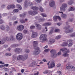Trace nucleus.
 <instances>
[{
  "instance_id": "nucleus-1",
  "label": "nucleus",
  "mask_w": 75,
  "mask_h": 75,
  "mask_svg": "<svg viewBox=\"0 0 75 75\" xmlns=\"http://www.w3.org/2000/svg\"><path fill=\"white\" fill-rule=\"evenodd\" d=\"M50 52L52 53L51 56L52 57H53V58H56L57 56L60 55H61L62 54L61 51H59L57 54V51L55 50H51Z\"/></svg>"
},
{
  "instance_id": "nucleus-2",
  "label": "nucleus",
  "mask_w": 75,
  "mask_h": 75,
  "mask_svg": "<svg viewBox=\"0 0 75 75\" xmlns=\"http://www.w3.org/2000/svg\"><path fill=\"white\" fill-rule=\"evenodd\" d=\"M17 58L18 61H20L21 59L23 61H24L28 58V55L26 54L24 56H23V55H19L17 57Z\"/></svg>"
},
{
  "instance_id": "nucleus-3",
  "label": "nucleus",
  "mask_w": 75,
  "mask_h": 75,
  "mask_svg": "<svg viewBox=\"0 0 75 75\" xmlns=\"http://www.w3.org/2000/svg\"><path fill=\"white\" fill-rule=\"evenodd\" d=\"M66 69L67 71H69L70 69H71V71H75V67L73 65L70 64H67L66 66Z\"/></svg>"
},
{
  "instance_id": "nucleus-4",
  "label": "nucleus",
  "mask_w": 75,
  "mask_h": 75,
  "mask_svg": "<svg viewBox=\"0 0 75 75\" xmlns=\"http://www.w3.org/2000/svg\"><path fill=\"white\" fill-rule=\"evenodd\" d=\"M47 35H46L42 34L40 36V40H42V41H47Z\"/></svg>"
},
{
  "instance_id": "nucleus-5",
  "label": "nucleus",
  "mask_w": 75,
  "mask_h": 75,
  "mask_svg": "<svg viewBox=\"0 0 75 75\" xmlns=\"http://www.w3.org/2000/svg\"><path fill=\"white\" fill-rule=\"evenodd\" d=\"M35 50L33 52V54L35 55H37L40 54V48L38 47H36V48H35Z\"/></svg>"
},
{
  "instance_id": "nucleus-6",
  "label": "nucleus",
  "mask_w": 75,
  "mask_h": 75,
  "mask_svg": "<svg viewBox=\"0 0 75 75\" xmlns=\"http://www.w3.org/2000/svg\"><path fill=\"white\" fill-rule=\"evenodd\" d=\"M68 6L67 4L64 3L62 4V7H60V11H65V8L67 7Z\"/></svg>"
},
{
  "instance_id": "nucleus-7",
  "label": "nucleus",
  "mask_w": 75,
  "mask_h": 75,
  "mask_svg": "<svg viewBox=\"0 0 75 75\" xmlns=\"http://www.w3.org/2000/svg\"><path fill=\"white\" fill-rule=\"evenodd\" d=\"M16 38L19 41L21 40L23 38V34L21 33H19L16 35Z\"/></svg>"
},
{
  "instance_id": "nucleus-8",
  "label": "nucleus",
  "mask_w": 75,
  "mask_h": 75,
  "mask_svg": "<svg viewBox=\"0 0 75 75\" xmlns=\"http://www.w3.org/2000/svg\"><path fill=\"white\" fill-rule=\"evenodd\" d=\"M55 67V61L54 60L52 61L50 63V65L48 66L49 68H52Z\"/></svg>"
},
{
  "instance_id": "nucleus-9",
  "label": "nucleus",
  "mask_w": 75,
  "mask_h": 75,
  "mask_svg": "<svg viewBox=\"0 0 75 75\" xmlns=\"http://www.w3.org/2000/svg\"><path fill=\"white\" fill-rule=\"evenodd\" d=\"M15 39V38L14 37V36L11 35L9 38L7 37L5 40H7V41H13V40H14Z\"/></svg>"
},
{
  "instance_id": "nucleus-10",
  "label": "nucleus",
  "mask_w": 75,
  "mask_h": 75,
  "mask_svg": "<svg viewBox=\"0 0 75 75\" xmlns=\"http://www.w3.org/2000/svg\"><path fill=\"white\" fill-rule=\"evenodd\" d=\"M60 50L62 51L63 53H65V52H66L67 53H69V49H67L66 48L61 49Z\"/></svg>"
},
{
  "instance_id": "nucleus-11",
  "label": "nucleus",
  "mask_w": 75,
  "mask_h": 75,
  "mask_svg": "<svg viewBox=\"0 0 75 75\" xmlns=\"http://www.w3.org/2000/svg\"><path fill=\"white\" fill-rule=\"evenodd\" d=\"M28 13L30 15H32V16H33L34 15H35V14H38V12L35 11H30L28 12Z\"/></svg>"
},
{
  "instance_id": "nucleus-12",
  "label": "nucleus",
  "mask_w": 75,
  "mask_h": 75,
  "mask_svg": "<svg viewBox=\"0 0 75 75\" xmlns=\"http://www.w3.org/2000/svg\"><path fill=\"white\" fill-rule=\"evenodd\" d=\"M38 36L37 33L34 31L33 32L32 35L31 36L32 38H36Z\"/></svg>"
},
{
  "instance_id": "nucleus-13",
  "label": "nucleus",
  "mask_w": 75,
  "mask_h": 75,
  "mask_svg": "<svg viewBox=\"0 0 75 75\" xmlns=\"http://www.w3.org/2000/svg\"><path fill=\"white\" fill-rule=\"evenodd\" d=\"M17 28L19 31H22L24 30V27L23 25H20L17 27Z\"/></svg>"
},
{
  "instance_id": "nucleus-14",
  "label": "nucleus",
  "mask_w": 75,
  "mask_h": 75,
  "mask_svg": "<svg viewBox=\"0 0 75 75\" xmlns=\"http://www.w3.org/2000/svg\"><path fill=\"white\" fill-rule=\"evenodd\" d=\"M15 7V6L13 4H11L10 5H8L7 6V9L9 10V9H10V8H14Z\"/></svg>"
},
{
  "instance_id": "nucleus-15",
  "label": "nucleus",
  "mask_w": 75,
  "mask_h": 75,
  "mask_svg": "<svg viewBox=\"0 0 75 75\" xmlns=\"http://www.w3.org/2000/svg\"><path fill=\"white\" fill-rule=\"evenodd\" d=\"M14 51L15 52H17L19 54L22 52V49L20 48H17L14 50Z\"/></svg>"
},
{
  "instance_id": "nucleus-16",
  "label": "nucleus",
  "mask_w": 75,
  "mask_h": 75,
  "mask_svg": "<svg viewBox=\"0 0 75 75\" xmlns=\"http://www.w3.org/2000/svg\"><path fill=\"white\" fill-rule=\"evenodd\" d=\"M49 5L50 7H54V6H55V1L53 0H52L50 1Z\"/></svg>"
},
{
  "instance_id": "nucleus-17",
  "label": "nucleus",
  "mask_w": 75,
  "mask_h": 75,
  "mask_svg": "<svg viewBox=\"0 0 75 75\" xmlns=\"http://www.w3.org/2000/svg\"><path fill=\"white\" fill-rule=\"evenodd\" d=\"M53 20L54 21H56L57 20V19H58L60 21L61 20V18L59 17V16H54L53 18Z\"/></svg>"
},
{
  "instance_id": "nucleus-18",
  "label": "nucleus",
  "mask_w": 75,
  "mask_h": 75,
  "mask_svg": "<svg viewBox=\"0 0 75 75\" xmlns=\"http://www.w3.org/2000/svg\"><path fill=\"white\" fill-rule=\"evenodd\" d=\"M37 65V63L35 62H34L31 63L29 65L30 67H34Z\"/></svg>"
},
{
  "instance_id": "nucleus-19",
  "label": "nucleus",
  "mask_w": 75,
  "mask_h": 75,
  "mask_svg": "<svg viewBox=\"0 0 75 75\" xmlns=\"http://www.w3.org/2000/svg\"><path fill=\"white\" fill-rule=\"evenodd\" d=\"M36 27H37V29L38 30H40L41 29L42 26L41 25L39 24H35Z\"/></svg>"
},
{
  "instance_id": "nucleus-20",
  "label": "nucleus",
  "mask_w": 75,
  "mask_h": 75,
  "mask_svg": "<svg viewBox=\"0 0 75 75\" xmlns=\"http://www.w3.org/2000/svg\"><path fill=\"white\" fill-rule=\"evenodd\" d=\"M8 18H9L11 20V21H14V20H16V18H17V17L16 16H14L13 17H8Z\"/></svg>"
},
{
  "instance_id": "nucleus-21",
  "label": "nucleus",
  "mask_w": 75,
  "mask_h": 75,
  "mask_svg": "<svg viewBox=\"0 0 75 75\" xmlns=\"http://www.w3.org/2000/svg\"><path fill=\"white\" fill-rule=\"evenodd\" d=\"M51 25V23L50 22L46 23L43 24V26H44V27L49 26Z\"/></svg>"
},
{
  "instance_id": "nucleus-22",
  "label": "nucleus",
  "mask_w": 75,
  "mask_h": 75,
  "mask_svg": "<svg viewBox=\"0 0 75 75\" xmlns=\"http://www.w3.org/2000/svg\"><path fill=\"white\" fill-rule=\"evenodd\" d=\"M38 42L37 41H34L33 42V47H35V48L37 47V44H38Z\"/></svg>"
},
{
  "instance_id": "nucleus-23",
  "label": "nucleus",
  "mask_w": 75,
  "mask_h": 75,
  "mask_svg": "<svg viewBox=\"0 0 75 75\" xmlns=\"http://www.w3.org/2000/svg\"><path fill=\"white\" fill-rule=\"evenodd\" d=\"M28 5V1L25 0L24 2V6L25 7H27Z\"/></svg>"
},
{
  "instance_id": "nucleus-24",
  "label": "nucleus",
  "mask_w": 75,
  "mask_h": 75,
  "mask_svg": "<svg viewBox=\"0 0 75 75\" xmlns=\"http://www.w3.org/2000/svg\"><path fill=\"white\" fill-rule=\"evenodd\" d=\"M55 41V40L53 39H50L49 40V42L50 44H53Z\"/></svg>"
},
{
  "instance_id": "nucleus-25",
  "label": "nucleus",
  "mask_w": 75,
  "mask_h": 75,
  "mask_svg": "<svg viewBox=\"0 0 75 75\" xmlns=\"http://www.w3.org/2000/svg\"><path fill=\"white\" fill-rule=\"evenodd\" d=\"M68 43L66 42H63V43L61 45L62 47H65V46H67Z\"/></svg>"
},
{
  "instance_id": "nucleus-26",
  "label": "nucleus",
  "mask_w": 75,
  "mask_h": 75,
  "mask_svg": "<svg viewBox=\"0 0 75 75\" xmlns=\"http://www.w3.org/2000/svg\"><path fill=\"white\" fill-rule=\"evenodd\" d=\"M31 9L33 10H38V8L37 6H32L31 7Z\"/></svg>"
},
{
  "instance_id": "nucleus-27",
  "label": "nucleus",
  "mask_w": 75,
  "mask_h": 75,
  "mask_svg": "<svg viewBox=\"0 0 75 75\" xmlns=\"http://www.w3.org/2000/svg\"><path fill=\"white\" fill-rule=\"evenodd\" d=\"M75 10V8L72 7L71 8H69L68 9V10L69 11H74V10Z\"/></svg>"
},
{
  "instance_id": "nucleus-28",
  "label": "nucleus",
  "mask_w": 75,
  "mask_h": 75,
  "mask_svg": "<svg viewBox=\"0 0 75 75\" xmlns=\"http://www.w3.org/2000/svg\"><path fill=\"white\" fill-rule=\"evenodd\" d=\"M16 7L17 8L19 9V10H21L22 9V8L21 7V6L20 4H17L16 5Z\"/></svg>"
},
{
  "instance_id": "nucleus-29",
  "label": "nucleus",
  "mask_w": 75,
  "mask_h": 75,
  "mask_svg": "<svg viewBox=\"0 0 75 75\" xmlns=\"http://www.w3.org/2000/svg\"><path fill=\"white\" fill-rule=\"evenodd\" d=\"M74 31V30L73 29H71L70 30H69L68 31H65V32L66 33H72V32H73Z\"/></svg>"
},
{
  "instance_id": "nucleus-30",
  "label": "nucleus",
  "mask_w": 75,
  "mask_h": 75,
  "mask_svg": "<svg viewBox=\"0 0 75 75\" xmlns=\"http://www.w3.org/2000/svg\"><path fill=\"white\" fill-rule=\"evenodd\" d=\"M61 16L63 18H65L67 17V15L65 14H62L61 15Z\"/></svg>"
},
{
  "instance_id": "nucleus-31",
  "label": "nucleus",
  "mask_w": 75,
  "mask_h": 75,
  "mask_svg": "<svg viewBox=\"0 0 75 75\" xmlns=\"http://www.w3.org/2000/svg\"><path fill=\"white\" fill-rule=\"evenodd\" d=\"M69 55L67 53H64L62 54V56L65 57H69Z\"/></svg>"
},
{
  "instance_id": "nucleus-32",
  "label": "nucleus",
  "mask_w": 75,
  "mask_h": 75,
  "mask_svg": "<svg viewBox=\"0 0 75 75\" xmlns=\"http://www.w3.org/2000/svg\"><path fill=\"white\" fill-rule=\"evenodd\" d=\"M26 15V14L25 13H23V14H21L20 15V17H25V15Z\"/></svg>"
},
{
  "instance_id": "nucleus-33",
  "label": "nucleus",
  "mask_w": 75,
  "mask_h": 75,
  "mask_svg": "<svg viewBox=\"0 0 75 75\" xmlns=\"http://www.w3.org/2000/svg\"><path fill=\"white\" fill-rule=\"evenodd\" d=\"M0 28L1 30H4V25H1L0 26Z\"/></svg>"
},
{
  "instance_id": "nucleus-34",
  "label": "nucleus",
  "mask_w": 75,
  "mask_h": 75,
  "mask_svg": "<svg viewBox=\"0 0 75 75\" xmlns=\"http://www.w3.org/2000/svg\"><path fill=\"white\" fill-rule=\"evenodd\" d=\"M61 38V36L60 35H59L56 37L55 39L56 40H58L59 39V38Z\"/></svg>"
},
{
  "instance_id": "nucleus-35",
  "label": "nucleus",
  "mask_w": 75,
  "mask_h": 75,
  "mask_svg": "<svg viewBox=\"0 0 75 75\" xmlns=\"http://www.w3.org/2000/svg\"><path fill=\"white\" fill-rule=\"evenodd\" d=\"M39 10L40 11H41V12H43L44 11V10L42 7H40V8H39Z\"/></svg>"
},
{
  "instance_id": "nucleus-36",
  "label": "nucleus",
  "mask_w": 75,
  "mask_h": 75,
  "mask_svg": "<svg viewBox=\"0 0 75 75\" xmlns=\"http://www.w3.org/2000/svg\"><path fill=\"white\" fill-rule=\"evenodd\" d=\"M57 73L59 75H62V73H61V71H57Z\"/></svg>"
},
{
  "instance_id": "nucleus-37",
  "label": "nucleus",
  "mask_w": 75,
  "mask_h": 75,
  "mask_svg": "<svg viewBox=\"0 0 75 75\" xmlns=\"http://www.w3.org/2000/svg\"><path fill=\"white\" fill-rule=\"evenodd\" d=\"M41 15L43 17H47V15L45 13H42L41 14Z\"/></svg>"
},
{
  "instance_id": "nucleus-38",
  "label": "nucleus",
  "mask_w": 75,
  "mask_h": 75,
  "mask_svg": "<svg viewBox=\"0 0 75 75\" xmlns=\"http://www.w3.org/2000/svg\"><path fill=\"white\" fill-rule=\"evenodd\" d=\"M72 45H73V43H69V44H68V47H71Z\"/></svg>"
},
{
  "instance_id": "nucleus-39",
  "label": "nucleus",
  "mask_w": 75,
  "mask_h": 75,
  "mask_svg": "<svg viewBox=\"0 0 75 75\" xmlns=\"http://www.w3.org/2000/svg\"><path fill=\"white\" fill-rule=\"evenodd\" d=\"M70 36L71 37H75V33H74L70 35Z\"/></svg>"
},
{
  "instance_id": "nucleus-40",
  "label": "nucleus",
  "mask_w": 75,
  "mask_h": 75,
  "mask_svg": "<svg viewBox=\"0 0 75 75\" xmlns=\"http://www.w3.org/2000/svg\"><path fill=\"white\" fill-rule=\"evenodd\" d=\"M25 51L26 53H29L30 52V50L27 49L25 50Z\"/></svg>"
},
{
  "instance_id": "nucleus-41",
  "label": "nucleus",
  "mask_w": 75,
  "mask_h": 75,
  "mask_svg": "<svg viewBox=\"0 0 75 75\" xmlns=\"http://www.w3.org/2000/svg\"><path fill=\"white\" fill-rule=\"evenodd\" d=\"M50 51V50L49 49H45L44 50V52H49Z\"/></svg>"
},
{
  "instance_id": "nucleus-42",
  "label": "nucleus",
  "mask_w": 75,
  "mask_h": 75,
  "mask_svg": "<svg viewBox=\"0 0 75 75\" xmlns=\"http://www.w3.org/2000/svg\"><path fill=\"white\" fill-rule=\"evenodd\" d=\"M70 27V26L68 25L66 27L64 28V29L65 30H68Z\"/></svg>"
},
{
  "instance_id": "nucleus-43",
  "label": "nucleus",
  "mask_w": 75,
  "mask_h": 75,
  "mask_svg": "<svg viewBox=\"0 0 75 75\" xmlns=\"http://www.w3.org/2000/svg\"><path fill=\"white\" fill-rule=\"evenodd\" d=\"M3 69L5 72H7L8 71V69L7 68H5V67H4L3 68Z\"/></svg>"
},
{
  "instance_id": "nucleus-44",
  "label": "nucleus",
  "mask_w": 75,
  "mask_h": 75,
  "mask_svg": "<svg viewBox=\"0 0 75 75\" xmlns=\"http://www.w3.org/2000/svg\"><path fill=\"white\" fill-rule=\"evenodd\" d=\"M13 12L14 13H17V12H18V9H15L13 10Z\"/></svg>"
},
{
  "instance_id": "nucleus-45",
  "label": "nucleus",
  "mask_w": 75,
  "mask_h": 75,
  "mask_svg": "<svg viewBox=\"0 0 75 75\" xmlns=\"http://www.w3.org/2000/svg\"><path fill=\"white\" fill-rule=\"evenodd\" d=\"M20 21L21 23H25V21L23 19L20 20Z\"/></svg>"
},
{
  "instance_id": "nucleus-46",
  "label": "nucleus",
  "mask_w": 75,
  "mask_h": 75,
  "mask_svg": "<svg viewBox=\"0 0 75 75\" xmlns=\"http://www.w3.org/2000/svg\"><path fill=\"white\" fill-rule=\"evenodd\" d=\"M28 5L29 6H32L33 5V3H32V2H28Z\"/></svg>"
},
{
  "instance_id": "nucleus-47",
  "label": "nucleus",
  "mask_w": 75,
  "mask_h": 75,
  "mask_svg": "<svg viewBox=\"0 0 75 75\" xmlns=\"http://www.w3.org/2000/svg\"><path fill=\"white\" fill-rule=\"evenodd\" d=\"M35 26L34 25H32L30 27V29H34L35 28Z\"/></svg>"
},
{
  "instance_id": "nucleus-48",
  "label": "nucleus",
  "mask_w": 75,
  "mask_h": 75,
  "mask_svg": "<svg viewBox=\"0 0 75 75\" xmlns=\"http://www.w3.org/2000/svg\"><path fill=\"white\" fill-rule=\"evenodd\" d=\"M72 41H73V40H69L67 41V42H69V43H73Z\"/></svg>"
},
{
  "instance_id": "nucleus-49",
  "label": "nucleus",
  "mask_w": 75,
  "mask_h": 75,
  "mask_svg": "<svg viewBox=\"0 0 75 75\" xmlns=\"http://www.w3.org/2000/svg\"><path fill=\"white\" fill-rule=\"evenodd\" d=\"M5 55L6 56H11V54L10 53H6L5 54Z\"/></svg>"
},
{
  "instance_id": "nucleus-50",
  "label": "nucleus",
  "mask_w": 75,
  "mask_h": 75,
  "mask_svg": "<svg viewBox=\"0 0 75 75\" xmlns=\"http://www.w3.org/2000/svg\"><path fill=\"white\" fill-rule=\"evenodd\" d=\"M4 23V21L2 19H1L0 20V24H3Z\"/></svg>"
},
{
  "instance_id": "nucleus-51",
  "label": "nucleus",
  "mask_w": 75,
  "mask_h": 75,
  "mask_svg": "<svg viewBox=\"0 0 75 75\" xmlns=\"http://www.w3.org/2000/svg\"><path fill=\"white\" fill-rule=\"evenodd\" d=\"M73 21H74V19H73V18H71L70 19H69L68 20L69 22H72Z\"/></svg>"
},
{
  "instance_id": "nucleus-52",
  "label": "nucleus",
  "mask_w": 75,
  "mask_h": 75,
  "mask_svg": "<svg viewBox=\"0 0 75 75\" xmlns=\"http://www.w3.org/2000/svg\"><path fill=\"white\" fill-rule=\"evenodd\" d=\"M22 1L23 0H17V2H18V3H19L22 2Z\"/></svg>"
},
{
  "instance_id": "nucleus-53",
  "label": "nucleus",
  "mask_w": 75,
  "mask_h": 75,
  "mask_svg": "<svg viewBox=\"0 0 75 75\" xmlns=\"http://www.w3.org/2000/svg\"><path fill=\"white\" fill-rule=\"evenodd\" d=\"M45 20L44 18H41L40 19V21H44Z\"/></svg>"
},
{
  "instance_id": "nucleus-54",
  "label": "nucleus",
  "mask_w": 75,
  "mask_h": 75,
  "mask_svg": "<svg viewBox=\"0 0 75 75\" xmlns=\"http://www.w3.org/2000/svg\"><path fill=\"white\" fill-rule=\"evenodd\" d=\"M55 32H59L60 31V30L58 29H56L55 30Z\"/></svg>"
},
{
  "instance_id": "nucleus-55",
  "label": "nucleus",
  "mask_w": 75,
  "mask_h": 75,
  "mask_svg": "<svg viewBox=\"0 0 75 75\" xmlns=\"http://www.w3.org/2000/svg\"><path fill=\"white\" fill-rule=\"evenodd\" d=\"M23 32L25 34H26V33H27L28 31L27 30H24L23 31Z\"/></svg>"
},
{
  "instance_id": "nucleus-56",
  "label": "nucleus",
  "mask_w": 75,
  "mask_h": 75,
  "mask_svg": "<svg viewBox=\"0 0 75 75\" xmlns=\"http://www.w3.org/2000/svg\"><path fill=\"white\" fill-rule=\"evenodd\" d=\"M37 3H39L41 2V0H35Z\"/></svg>"
},
{
  "instance_id": "nucleus-57",
  "label": "nucleus",
  "mask_w": 75,
  "mask_h": 75,
  "mask_svg": "<svg viewBox=\"0 0 75 75\" xmlns=\"http://www.w3.org/2000/svg\"><path fill=\"white\" fill-rule=\"evenodd\" d=\"M6 30H7V31H8V30H10V28L9 27V26H6Z\"/></svg>"
},
{
  "instance_id": "nucleus-58",
  "label": "nucleus",
  "mask_w": 75,
  "mask_h": 75,
  "mask_svg": "<svg viewBox=\"0 0 75 75\" xmlns=\"http://www.w3.org/2000/svg\"><path fill=\"white\" fill-rule=\"evenodd\" d=\"M7 15V14L6 13H3L2 16H3V17H4V16H6Z\"/></svg>"
},
{
  "instance_id": "nucleus-59",
  "label": "nucleus",
  "mask_w": 75,
  "mask_h": 75,
  "mask_svg": "<svg viewBox=\"0 0 75 75\" xmlns=\"http://www.w3.org/2000/svg\"><path fill=\"white\" fill-rule=\"evenodd\" d=\"M61 64H58L57 65V67H61Z\"/></svg>"
},
{
  "instance_id": "nucleus-60",
  "label": "nucleus",
  "mask_w": 75,
  "mask_h": 75,
  "mask_svg": "<svg viewBox=\"0 0 75 75\" xmlns=\"http://www.w3.org/2000/svg\"><path fill=\"white\" fill-rule=\"evenodd\" d=\"M8 47V45H4L3 46V47H4V48H7Z\"/></svg>"
},
{
  "instance_id": "nucleus-61",
  "label": "nucleus",
  "mask_w": 75,
  "mask_h": 75,
  "mask_svg": "<svg viewBox=\"0 0 75 75\" xmlns=\"http://www.w3.org/2000/svg\"><path fill=\"white\" fill-rule=\"evenodd\" d=\"M17 23H18V21H16L14 22L13 25H16V24H17Z\"/></svg>"
},
{
  "instance_id": "nucleus-62",
  "label": "nucleus",
  "mask_w": 75,
  "mask_h": 75,
  "mask_svg": "<svg viewBox=\"0 0 75 75\" xmlns=\"http://www.w3.org/2000/svg\"><path fill=\"white\" fill-rule=\"evenodd\" d=\"M53 33V30H51L50 32L49 33V34H51Z\"/></svg>"
},
{
  "instance_id": "nucleus-63",
  "label": "nucleus",
  "mask_w": 75,
  "mask_h": 75,
  "mask_svg": "<svg viewBox=\"0 0 75 75\" xmlns=\"http://www.w3.org/2000/svg\"><path fill=\"white\" fill-rule=\"evenodd\" d=\"M68 4H69V5H71V4H72V3L70 1H68Z\"/></svg>"
},
{
  "instance_id": "nucleus-64",
  "label": "nucleus",
  "mask_w": 75,
  "mask_h": 75,
  "mask_svg": "<svg viewBox=\"0 0 75 75\" xmlns=\"http://www.w3.org/2000/svg\"><path fill=\"white\" fill-rule=\"evenodd\" d=\"M18 45L15 44L13 45V47H18Z\"/></svg>"
}]
</instances>
